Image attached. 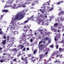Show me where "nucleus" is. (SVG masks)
Instances as JSON below:
<instances>
[{
    "label": "nucleus",
    "mask_w": 64,
    "mask_h": 64,
    "mask_svg": "<svg viewBox=\"0 0 64 64\" xmlns=\"http://www.w3.org/2000/svg\"><path fill=\"white\" fill-rule=\"evenodd\" d=\"M25 14V13H24V12L22 11L21 12H18L17 14L14 16L13 17H14V18L13 19L12 18V20L10 23V24H12V26L9 25L10 28L12 29V30H14L15 28V26H16L17 24V22H16L17 19H18V20H21L24 17V16Z\"/></svg>",
    "instance_id": "nucleus-1"
},
{
    "label": "nucleus",
    "mask_w": 64,
    "mask_h": 64,
    "mask_svg": "<svg viewBox=\"0 0 64 64\" xmlns=\"http://www.w3.org/2000/svg\"><path fill=\"white\" fill-rule=\"evenodd\" d=\"M60 2L61 4V3H63V2H64V1H60Z\"/></svg>",
    "instance_id": "nucleus-53"
},
{
    "label": "nucleus",
    "mask_w": 64,
    "mask_h": 64,
    "mask_svg": "<svg viewBox=\"0 0 64 64\" xmlns=\"http://www.w3.org/2000/svg\"><path fill=\"white\" fill-rule=\"evenodd\" d=\"M44 30L45 31H47V30L45 29H44Z\"/></svg>",
    "instance_id": "nucleus-61"
},
{
    "label": "nucleus",
    "mask_w": 64,
    "mask_h": 64,
    "mask_svg": "<svg viewBox=\"0 0 64 64\" xmlns=\"http://www.w3.org/2000/svg\"><path fill=\"white\" fill-rule=\"evenodd\" d=\"M50 48H53V44H52V45H51V46H50Z\"/></svg>",
    "instance_id": "nucleus-35"
},
{
    "label": "nucleus",
    "mask_w": 64,
    "mask_h": 64,
    "mask_svg": "<svg viewBox=\"0 0 64 64\" xmlns=\"http://www.w3.org/2000/svg\"><path fill=\"white\" fill-rule=\"evenodd\" d=\"M10 45L9 44H8L7 47H10Z\"/></svg>",
    "instance_id": "nucleus-38"
},
{
    "label": "nucleus",
    "mask_w": 64,
    "mask_h": 64,
    "mask_svg": "<svg viewBox=\"0 0 64 64\" xmlns=\"http://www.w3.org/2000/svg\"><path fill=\"white\" fill-rule=\"evenodd\" d=\"M10 50H11L12 51H13H13H15V52H17L18 51V50H17V48H14L13 49H11Z\"/></svg>",
    "instance_id": "nucleus-11"
},
{
    "label": "nucleus",
    "mask_w": 64,
    "mask_h": 64,
    "mask_svg": "<svg viewBox=\"0 0 64 64\" xmlns=\"http://www.w3.org/2000/svg\"><path fill=\"white\" fill-rule=\"evenodd\" d=\"M48 9H49V8H50V6L49 7H48V6H47Z\"/></svg>",
    "instance_id": "nucleus-63"
},
{
    "label": "nucleus",
    "mask_w": 64,
    "mask_h": 64,
    "mask_svg": "<svg viewBox=\"0 0 64 64\" xmlns=\"http://www.w3.org/2000/svg\"><path fill=\"white\" fill-rule=\"evenodd\" d=\"M38 58H34V60H32V62H33V63H34V62H35V61H36V59H37V61H38Z\"/></svg>",
    "instance_id": "nucleus-10"
},
{
    "label": "nucleus",
    "mask_w": 64,
    "mask_h": 64,
    "mask_svg": "<svg viewBox=\"0 0 64 64\" xmlns=\"http://www.w3.org/2000/svg\"><path fill=\"white\" fill-rule=\"evenodd\" d=\"M27 50H29V48H27L26 49Z\"/></svg>",
    "instance_id": "nucleus-58"
},
{
    "label": "nucleus",
    "mask_w": 64,
    "mask_h": 64,
    "mask_svg": "<svg viewBox=\"0 0 64 64\" xmlns=\"http://www.w3.org/2000/svg\"><path fill=\"white\" fill-rule=\"evenodd\" d=\"M39 22L38 23V24H39L40 23H42V25H43V24H44V22H43V21L42 20H40L38 21Z\"/></svg>",
    "instance_id": "nucleus-9"
},
{
    "label": "nucleus",
    "mask_w": 64,
    "mask_h": 64,
    "mask_svg": "<svg viewBox=\"0 0 64 64\" xmlns=\"http://www.w3.org/2000/svg\"><path fill=\"white\" fill-rule=\"evenodd\" d=\"M28 56L29 57H30L31 56V54H28Z\"/></svg>",
    "instance_id": "nucleus-52"
},
{
    "label": "nucleus",
    "mask_w": 64,
    "mask_h": 64,
    "mask_svg": "<svg viewBox=\"0 0 64 64\" xmlns=\"http://www.w3.org/2000/svg\"><path fill=\"white\" fill-rule=\"evenodd\" d=\"M54 27H56V23L54 25Z\"/></svg>",
    "instance_id": "nucleus-31"
},
{
    "label": "nucleus",
    "mask_w": 64,
    "mask_h": 64,
    "mask_svg": "<svg viewBox=\"0 0 64 64\" xmlns=\"http://www.w3.org/2000/svg\"><path fill=\"white\" fill-rule=\"evenodd\" d=\"M59 55L58 54H57L56 55V57H58V56H59Z\"/></svg>",
    "instance_id": "nucleus-57"
},
{
    "label": "nucleus",
    "mask_w": 64,
    "mask_h": 64,
    "mask_svg": "<svg viewBox=\"0 0 64 64\" xmlns=\"http://www.w3.org/2000/svg\"><path fill=\"white\" fill-rule=\"evenodd\" d=\"M53 9V7H52L48 10V11H51Z\"/></svg>",
    "instance_id": "nucleus-19"
},
{
    "label": "nucleus",
    "mask_w": 64,
    "mask_h": 64,
    "mask_svg": "<svg viewBox=\"0 0 64 64\" xmlns=\"http://www.w3.org/2000/svg\"><path fill=\"white\" fill-rule=\"evenodd\" d=\"M35 3H34V4H32V6H34V5H35Z\"/></svg>",
    "instance_id": "nucleus-47"
},
{
    "label": "nucleus",
    "mask_w": 64,
    "mask_h": 64,
    "mask_svg": "<svg viewBox=\"0 0 64 64\" xmlns=\"http://www.w3.org/2000/svg\"><path fill=\"white\" fill-rule=\"evenodd\" d=\"M40 60H39L40 61L41 60V58H42V57H44V56H43V54H41L40 55Z\"/></svg>",
    "instance_id": "nucleus-14"
},
{
    "label": "nucleus",
    "mask_w": 64,
    "mask_h": 64,
    "mask_svg": "<svg viewBox=\"0 0 64 64\" xmlns=\"http://www.w3.org/2000/svg\"><path fill=\"white\" fill-rule=\"evenodd\" d=\"M56 63H57V62H58V63H60V62L59 60H56Z\"/></svg>",
    "instance_id": "nucleus-39"
},
{
    "label": "nucleus",
    "mask_w": 64,
    "mask_h": 64,
    "mask_svg": "<svg viewBox=\"0 0 64 64\" xmlns=\"http://www.w3.org/2000/svg\"><path fill=\"white\" fill-rule=\"evenodd\" d=\"M28 35H25L24 34H22V36L21 37H20L19 38V41L20 42V41H24V42H26V39L24 38H25L26 37H27Z\"/></svg>",
    "instance_id": "nucleus-2"
},
{
    "label": "nucleus",
    "mask_w": 64,
    "mask_h": 64,
    "mask_svg": "<svg viewBox=\"0 0 64 64\" xmlns=\"http://www.w3.org/2000/svg\"><path fill=\"white\" fill-rule=\"evenodd\" d=\"M21 55V54H18L17 56V57H19V56H20V55Z\"/></svg>",
    "instance_id": "nucleus-29"
},
{
    "label": "nucleus",
    "mask_w": 64,
    "mask_h": 64,
    "mask_svg": "<svg viewBox=\"0 0 64 64\" xmlns=\"http://www.w3.org/2000/svg\"><path fill=\"white\" fill-rule=\"evenodd\" d=\"M53 30H54V32H56V29L54 28L53 29Z\"/></svg>",
    "instance_id": "nucleus-41"
},
{
    "label": "nucleus",
    "mask_w": 64,
    "mask_h": 64,
    "mask_svg": "<svg viewBox=\"0 0 64 64\" xmlns=\"http://www.w3.org/2000/svg\"><path fill=\"white\" fill-rule=\"evenodd\" d=\"M28 22V20H26L24 22V23H26Z\"/></svg>",
    "instance_id": "nucleus-34"
},
{
    "label": "nucleus",
    "mask_w": 64,
    "mask_h": 64,
    "mask_svg": "<svg viewBox=\"0 0 64 64\" xmlns=\"http://www.w3.org/2000/svg\"><path fill=\"white\" fill-rule=\"evenodd\" d=\"M49 2H50V0L48 2L46 3V5H50V4L49 3Z\"/></svg>",
    "instance_id": "nucleus-22"
},
{
    "label": "nucleus",
    "mask_w": 64,
    "mask_h": 64,
    "mask_svg": "<svg viewBox=\"0 0 64 64\" xmlns=\"http://www.w3.org/2000/svg\"><path fill=\"white\" fill-rule=\"evenodd\" d=\"M33 39H32V38L30 40V41L31 42H33Z\"/></svg>",
    "instance_id": "nucleus-30"
},
{
    "label": "nucleus",
    "mask_w": 64,
    "mask_h": 64,
    "mask_svg": "<svg viewBox=\"0 0 64 64\" xmlns=\"http://www.w3.org/2000/svg\"><path fill=\"white\" fill-rule=\"evenodd\" d=\"M42 42L43 43H45V40L43 39V38L42 40L39 42V45H40V44L41 43V42Z\"/></svg>",
    "instance_id": "nucleus-8"
},
{
    "label": "nucleus",
    "mask_w": 64,
    "mask_h": 64,
    "mask_svg": "<svg viewBox=\"0 0 64 64\" xmlns=\"http://www.w3.org/2000/svg\"><path fill=\"white\" fill-rule=\"evenodd\" d=\"M38 46H39V48L40 49V51L39 52H40V50H41L42 51H43L44 50V48L42 47V46H43L44 45L43 44H42L40 46L39 45H38Z\"/></svg>",
    "instance_id": "nucleus-4"
},
{
    "label": "nucleus",
    "mask_w": 64,
    "mask_h": 64,
    "mask_svg": "<svg viewBox=\"0 0 64 64\" xmlns=\"http://www.w3.org/2000/svg\"><path fill=\"white\" fill-rule=\"evenodd\" d=\"M31 57L32 58V59H34V57L33 56H31Z\"/></svg>",
    "instance_id": "nucleus-56"
},
{
    "label": "nucleus",
    "mask_w": 64,
    "mask_h": 64,
    "mask_svg": "<svg viewBox=\"0 0 64 64\" xmlns=\"http://www.w3.org/2000/svg\"><path fill=\"white\" fill-rule=\"evenodd\" d=\"M58 46H59L58 45H57L56 46V49H58Z\"/></svg>",
    "instance_id": "nucleus-49"
},
{
    "label": "nucleus",
    "mask_w": 64,
    "mask_h": 64,
    "mask_svg": "<svg viewBox=\"0 0 64 64\" xmlns=\"http://www.w3.org/2000/svg\"><path fill=\"white\" fill-rule=\"evenodd\" d=\"M18 8H19V7H20V8H21V7H22V6H21V4H18Z\"/></svg>",
    "instance_id": "nucleus-23"
},
{
    "label": "nucleus",
    "mask_w": 64,
    "mask_h": 64,
    "mask_svg": "<svg viewBox=\"0 0 64 64\" xmlns=\"http://www.w3.org/2000/svg\"><path fill=\"white\" fill-rule=\"evenodd\" d=\"M64 50V49H63V48H59V50H60V52H62L63 51V50Z\"/></svg>",
    "instance_id": "nucleus-17"
},
{
    "label": "nucleus",
    "mask_w": 64,
    "mask_h": 64,
    "mask_svg": "<svg viewBox=\"0 0 64 64\" xmlns=\"http://www.w3.org/2000/svg\"><path fill=\"white\" fill-rule=\"evenodd\" d=\"M21 59H22V60H24V58H21Z\"/></svg>",
    "instance_id": "nucleus-62"
},
{
    "label": "nucleus",
    "mask_w": 64,
    "mask_h": 64,
    "mask_svg": "<svg viewBox=\"0 0 64 64\" xmlns=\"http://www.w3.org/2000/svg\"><path fill=\"white\" fill-rule=\"evenodd\" d=\"M24 47V46H21V48H22H22H23Z\"/></svg>",
    "instance_id": "nucleus-44"
},
{
    "label": "nucleus",
    "mask_w": 64,
    "mask_h": 64,
    "mask_svg": "<svg viewBox=\"0 0 64 64\" xmlns=\"http://www.w3.org/2000/svg\"><path fill=\"white\" fill-rule=\"evenodd\" d=\"M6 54H7V53H4L3 54V55H4V56L6 55Z\"/></svg>",
    "instance_id": "nucleus-45"
},
{
    "label": "nucleus",
    "mask_w": 64,
    "mask_h": 64,
    "mask_svg": "<svg viewBox=\"0 0 64 64\" xmlns=\"http://www.w3.org/2000/svg\"><path fill=\"white\" fill-rule=\"evenodd\" d=\"M25 49H26V48H24L22 50V51H25Z\"/></svg>",
    "instance_id": "nucleus-32"
},
{
    "label": "nucleus",
    "mask_w": 64,
    "mask_h": 64,
    "mask_svg": "<svg viewBox=\"0 0 64 64\" xmlns=\"http://www.w3.org/2000/svg\"><path fill=\"white\" fill-rule=\"evenodd\" d=\"M40 17H43V16L42 15V14L40 15Z\"/></svg>",
    "instance_id": "nucleus-43"
},
{
    "label": "nucleus",
    "mask_w": 64,
    "mask_h": 64,
    "mask_svg": "<svg viewBox=\"0 0 64 64\" xmlns=\"http://www.w3.org/2000/svg\"><path fill=\"white\" fill-rule=\"evenodd\" d=\"M12 34H13V33H14V35H15V33H14V32L13 31H12Z\"/></svg>",
    "instance_id": "nucleus-51"
},
{
    "label": "nucleus",
    "mask_w": 64,
    "mask_h": 64,
    "mask_svg": "<svg viewBox=\"0 0 64 64\" xmlns=\"http://www.w3.org/2000/svg\"><path fill=\"white\" fill-rule=\"evenodd\" d=\"M26 5L24 4H22V7H23V8H25L26 7Z\"/></svg>",
    "instance_id": "nucleus-21"
},
{
    "label": "nucleus",
    "mask_w": 64,
    "mask_h": 64,
    "mask_svg": "<svg viewBox=\"0 0 64 64\" xmlns=\"http://www.w3.org/2000/svg\"><path fill=\"white\" fill-rule=\"evenodd\" d=\"M50 43V41H49V43H48L47 44V45H46L45 46H44V47H46V46H47V45H48V44H49Z\"/></svg>",
    "instance_id": "nucleus-50"
},
{
    "label": "nucleus",
    "mask_w": 64,
    "mask_h": 64,
    "mask_svg": "<svg viewBox=\"0 0 64 64\" xmlns=\"http://www.w3.org/2000/svg\"><path fill=\"white\" fill-rule=\"evenodd\" d=\"M3 15H4V14H3V15H1V19H2V18L3 17Z\"/></svg>",
    "instance_id": "nucleus-48"
},
{
    "label": "nucleus",
    "mask_w": 64,
    "mask_h": 64,
    "mask_svg": "<svg viewBox=\"0 0 64 64\" xmlns=\"http://www.w3.org/2000/svg\"><path fill=\"white\" fill-rule=\"evenodd\" d=\"M16 59L15 58L13 60V61H16Z\"/></svg>",
    "instance_id": "nucleus-42"
},
{
    "label": "nucleus",
    "mask_w": 64,
    "mask_h": 64,
    "mask_svg": "<svg viewBox=\"0 0 64 64\" xmlns=\"http://www.w3.org/2000/svg\"><path fill=\"white\" fill-rule=\"evenodd\" d=\"M58 32H60V30H58Z\"/></svg>",
    "instance_id": "nucleus-59"
},
{
    "label": "nucleus",
    "mask_w": 64,
    "mask_h": 64,
    "mask_svg": "<svg viewBox=\"0 0 64 64\" xmlns=\"http://www.w3.org/2000/svg\"><path fill=\"white\" fill-rule=\"evenodd\" d=\"M5 43H6V40H4L2 42V44L4 45V44H5Z\"/></svg>",
    "instance_id": "nucleus-18"
},
{
    "label": "nucleus",
    "mask_w": 64,
    "mask_h": 64,
    "mask_svg": "<svg viewBox=\"0 0 64 64\" xmlns=\"http://www.w3.org/2000/svg\"><path fill=\"white\" fill-rule=\"evenodd\" d=\"M54 40H55V41L56 42V37L55 36Z\"/></svg>",
    "instance_id": "nucleus-46"
},
{
    "label": "nucleus",
    "mask_w": 64,
    "mask_h": 64,
    "mask_svg": "<svg viewBox=\"0 0 64 64\" xmlns=\"http://www.w3.org/2000/svg\"><path fill=\"white\" fill-rule=\"evenodd\" d=\"M3 33V32H2L1 31L0 32V34H2Z\"/></svg>",
    "instance_id": "nucleus-40"
},
{
    "label": "nucleus",
    "mask_w": 64,
    "mask_h": 64,
    "mask_svg": "<svg viewBox=\"0 0 64 64\" xmlns=\"http://www.w3.org/2000/svg\"><path fill=\"white\" fill-rule=\"evenodd\" d=\"M44 17L46 18V19L47 18V16L45 15L44 16Z\"/></svg>",
    "instance_id": "nucleus-54"
},
{
    "label": "nucleus",
    "mask_w": 64,
    "mask_h": 64,
    "mask_svg": "<svg viewBox=\"0 0 64 64\" xmlns=\"http://www.w3.org/2000/svg\"><path fill=\"white\" fill-rule=\"evenodd\" d=\"M57 5H59V4H61V3L60 2H57Z\"/></svg>",
    "instance_id": "nucleus-37"
},
{
    "label": "nucleus",
    "mask_w": 64,
    "mask_h": 64,
    "mask_svg": "<svg viewBox=\"0 0 64 64\" xmlns=\"http://www.w3.org/2000/svg\"><path fill=\"white\" fill-rule=\"evenodd\" d=\"M10 38V36H7V40H8Z\"/></svg>",
    "instance_id": "nucleus-27"
},
{
    "label": "nucleus",
    "mask_w": 64,
    "mask_h": 64,
    "mask_svg": "<svg viewBox=\"0 0 64 64\" xmlns=\"http://www.w3.org/2000/svg\"><path fill=\"white\" fill-rule=\"evenodd\" d=\"M58 22H60L61 20L63 21L64 20V18H62V17L61 16V17H58Z\"/></svg>",
    "instance_id": "nucleus-5"
},
{
    "label": "nucleus",
    "mask_w": 64,
    "mask_h": 64,
    "mask_svg": "<svg viewBox=\"0 0 64 64\" xmlns=\"http://www.w3.org/2000/svg\"><path fill=\"white\" fill-rule=\"evenodd\" d=\"M64 14V11H61L60 13L59 14H58V15H61V14H62V15H63V14Z\"/></svg>",
    "instance_id": "nucleus-12"
},
{
    "label": "nucleus",
    "mask_w": 64,
    "mask_h": 64,
    "mask_svg": "<svg viewBox=\"0 0 64 64\" xmlns=\"http://www.w3.org/2000/svg\"><path fill=\"white\" fill-rule=\"evenodd\" d=\"M24 28H30V26H28V25H26L24 27Z\"/></svg>",
    "instance_id": "nucleus-13"
},
{
    "label": "nucleus",
    "mask_w": 64,
    "mask_h": 64,
    "mask_svg": "<svg viewBox=\"0 0 64 64\" xmlns=\"http://www.w3.org/2000/svg\"><path fill=\"white\" fill-rule=\"evenodd\" d=\"M34 16H32L31 17L29 18V20H33V17Z\"/></svg>",
    "instance_id": "nucleus-16"
},
{
    "label": "nucleus",
    "mask_w": 64,
    "mask_h": 64,
    "mask_svg": "<svg viewBox=\"0 0 64 64\" xmlns=\"http://www.w3.org/2000/svg\"><path fill=\"white\" fill-rule=\"evenodd\" d=\"M2 12H8V10H2Z\"/></svg>",
    "instance_id": "nucleus-15"
},
{
    "label": "nucleus",
    "mask_w": 64,
    "mask_h": 64,
    "mask_svg": "<svg viewBox=\"0 0 64 64\" xmlns=\"http://www.w3.org/2000/svg\"><path fill=\"white\" fill-rule=\"evenodd\" d=\"M2 58H5L3 60H7V58H5V57L4 56H2Z\"/></svg>",
    "instance_id": "nucleus-36"
},
{
    "label": "nucleus",
    "mask_w": 64,
    "mask_h": 64,
    "mask_svg": "<svg viewBox=\"0 0 64 64\" xmlns=\"http://www.w3.org/2000/svg\"><path fill=\"white\" fill-rule=\"evenodd\" d=\"M13 63L12 62H10V64H13Z\"/></svg>",
    "instance_id": "nucleus-64"
},
{
    "label": "nucleus",
    "mask_w": 64,
    "mask_h": 64,
    "mask_svg": "<svg viewBox=\"0 0 64 64\" xmlns=\"http://www.w3.org/2000/svg\"><path fill=\"white\" fill-rule=\"evenodd\" d=\"M14 38H12V39L11 40H10V41L8 40V42H11L12 41H14Z\"/></svg>",
    "instance_id": "nucleus-20"
},
{
    "label": "nucleus",
    "mask_w": 64,
    "mask_h": 64,
    "mask_svg": "<svg viewBox=\"0 0 64 64\" xmlns=\"http://www.w3.org/2000/svg\"><path fill=\"white\" fill-rule=\"evenodd\" d=\"M34 34L35 35H36L37 33H36V32H35L34 33Z\"/></svg>",
    "instance_id": "nucleus-60"
},
{
    "label": "nucleus",
    "mask_w": 64,
    "mask_h": 64,
    "mask_svg": "<svg viewBox=\"0 0 64 64\" xmlns=\"http://www.w3.org/2000/svg\"><path fill=\"white\" fill-rule=\"evenodd\" d=\"M43 39L44 40H45V41L46 40H47L48 39V37H46L45 38H43Z\"/></svg>",
    "instance_id": "nucleus-24"
},
{
    "label": "nucleus",
    "mask_w": 64,
    "mask_h": 64,
    "mask_svg": "<svg viewBox=\"0 0 64 64\" xmlns=\"http://www.w3.org/2000/svg\"><path fill=\"white\" fill-rule=\"evenodd\" d=\"M15 4H14V6H12V9H17L18 8V6H17L16 4H15Z\"/></svg>",
    "instance_id": "nucleus-7"
},
{
    "label": "nucleus",
    "mask_w": 64,
    "mask_h": 64,
    "mask_svg": "<svg viewBox=\"0 0 64 64\" xmlns=\"http://www.w3.org/2000/svg\"><path fill=\"white\" fill-rule=\"evenodd\" d=\"M14 0H8L7 3L6 4V5H7V4H12V2Z\"/></svg>",
    "instance_id": "nucleus-6"
},
{
    "label": "nucleus",
    "mask_w": 64,
    "mask_h": 64,
    "mask_svg": "<svg viewBox=\"0 0 64 64\" xmlns=\"http://www.w3.org/2000/svg\"><path fill=\"white\" fill-rule=\"evenodd\" d=\"M60 58H61L62 57V55L60 56Z\"/></svg>",
    "instance_id": "nucleus-55"
},
{
    "label": "nucleus",
    "mask_w": 64,
    "mask_h": 64,
    "mask_svg": "<svg viewBox=\"0 0 64 64\" xmlns=\"http://www.w3.org/2000/svg\"><path fill=\"white\" fill-rule=\"evenodd\" d=\"M8 7H10V6L8 5V6H5L4 7V8H8Z\"/></svg>",
    "instance_id": "nucleus-28"
},
{
    "label": "nucleus",
    "mask_w": 64,
    "mask_h": 64,
    "mask_svg": "<svg viewBox=\"0 0 64 64\" xmlns=\"http://www.w3.org/2000/svg\"><path fill=\"white\" fill-rule=\"evenodd\" d=\"M5 60H0V62L1 63H2V62H5Z\"/></svg>",
    "instance_id": "nucleus-26"
},
{
    "label": "nucleus",
    "mask_w": 64,
    "mask_h": 64,
    "mask_svg": "<svg viewBox=\"0 0 64 64\" xmlns=\"http://www.w3.org/2000/svg\"><path fill=\"white\" fill-rule=\"evenodd\" d=\"M39 31L40 32V34H42L43 36H42V37H44V34L46 35V36L47 35V33L46 32H45L44 33H43V32H42V31H43V30H39Z\"/></svg>",
    "instance_id": "nucleus-3"
},
{
    "label": "nucleus",
    "mask_w": 64,
    "mask_h": 64,
    "mask_svg": "<svg viewBox=\"0 0 64 64\" xmlns=\"http://www.w3.org/2000/svg\"><path fill=\"white\" fill-rule=\"evenodd\" d=\"M3 38L4 39H6V35H4L3 36Z\"/></svg>",
    "instance_id": "nucleus-33"
},
{
    "label": "nucleus",
    "mask_w": 64,
    "mask_h": 64,
    "mask_svg": "<svg viewBox=\"0 0 64 64\" xmlns=\"http://www.w3.org/2000/svg\"><path fill=\"white\" fill-rule=\"evenodd\" d=\"M36 52H37V49H36L34 51L33 53L34 54H35Z\"/></svg>",
    "instance_id": "nucleus-25"
}]
</instances>
